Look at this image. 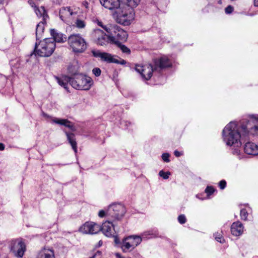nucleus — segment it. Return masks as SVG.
Returning a JSON list of instances; mask_svg holds the SVG:
<instances>
[{
    "instance_id": "37998d69",
    "label": "nucleus",
    "mask_w": 258,
    "mask_h": 258,
    "mask_svg": "<svg viewBox=\"0 0 258 258\" xmlns=\"http://www.w3.org/2000/svg\"><path fill=\"white\" fill-rule=\"evenodd\" d=\"M114 237V242L116 243V244H118L120 242V241H119V239L116 236H113Z\"/></svg>"
},
{
    "instance_id": "cd10ccee",
    "label": "nucleus",
    "mask_w": 258,
    "mask_h": 258,
    "mask_svg": "<svg viewBox=\"0 0 258 258\" xmlns=\"http://www.w3.org/2000/svg\"><path fill=\"white\" fill-rule=\"evenodd\" d=\"M214 236L217 241L221 243H223L225 242V240L221 233L216 232L214 233Z\"/></svg>"
},
{
    "instance_id": "72a5a7b5",
    "label": "nucleus",
    "mask_w": 258,
    "mask_h": 258,
    "mask_svg": "<svg viewBox=\"0 0 258 258\" xmlns=\"http://www.w3.org/2000/svg\"><path fill=\"white\" fill-rule=\"evenodd\" d=\"M215 190L212 186H207L205 189V192L208 195H212Z\"/></svg>"
},
{
    "instance_id": "423d86ee",
    "label": "nucleus",
    "mask_w": 258,
    "mask_h": 258,
    "mask_svg": "<svg viewBox=\"0 0 258 258\" xmlns=\"http://www.w3.org/2000/svg\"><path fill=\"white\" fill-rule=\"evenodd\" d=\"M116 12V21L123 25H129L135 18L134 10L132 8H127L124 5L120 6Z\"/></svg>"
},
{
    "instance_id": "de8ad7c7",
    "label": "nucleus",
    "mask_w": 258,
    "mask_h": 258,
    "mask_svg": "<svg viewBox=\"0 0 258 258\" xmlns=\"http://www.w3.org/2000/svg\"><path fill=\"white\" fill-rule=\"evenodd\" d=\"M102 244H103L102 241L101 240H100L98 243V246H101L102 245Z\"/></svg>"
},
{
    "instance_id": "603ef678",
    "label": "nucleus",
    "mask_w": 258,
    "mask_h": 258,
    "mask_svg": "<svg viewBox=\"0 0 258 258\" xmlns=\"http://www.w3.org/2000/svg\"><path fill=\"white\" fill-rule=\"evenodd\" d=\"M29 4H30V5H31V4H32V3H33V2H32V1H29Z\"/></svg>"
},
{
    "instance_id": "0eeeda50",
    "label": "nucleus",
    "mask_w": 258,
    "mask_h": 258,
    "mask_svg": "<svg viewBox=\"0 0 258 258\" xmlns=\"http://www.w3.org/2000/svg\"><path fill=\"white\" fill-rule=\"evenodd\" d=\"M125 207L120 204H113L110 205L106 211V215L108 219L113 221H119L125 213Z\"/></svg>"
},
{
    "instance_id": "79ce46f5",
    "label": "nucleus",
    "mask_w": 258,
    "mask_h": 258,
    "mask_svg": "<svg viewBox=\"0 0 258 258\" xmlns=\"http://www.w3.org/2000/svg\"><path fill=\"white\" fill-rule=\"evenodd\" d=\"M174 155L177 157H180V156H181L182 155V153L180 152L177 150H175L174 151Z\"/></svg>"
},
{
    "instance_id": "ea45409f",
    "label": "nucleus",
    "mask_w": 258,
    "mask_h": 258,
    "mask_svg": "<svg viewBox=\"0 0 258 258\" xmlns=\"http://www.w3.org/2000/svg\"><path fill=\"white\" fill-rule=\"evenodd\" d=\"M98 216L101 217V218H102V217H104L105 216L107 217V215H106V212H105V211L104 210H101L99 212V213H98Z\"/></svg>"
},
{
    "instance_id": "dca6fc26",
    "label": "nucleus",
    "mask_w": 258,
    "mask_h": 258,
    "mask_svg": "<svg viewBox=\"0 0 258 258\" xmlns=\"http://www.w3.org/2000/svg\"><path fill=\"white\" fill-rule=\"evenodd\" d=\"M92 53L94 57H99L102 61H106L109 63H114V61H115V58H114L113 56L109 53L106 52H102L99 50H95L92 51Z\"/></svg>"
},
{
    "instance_id": "c9c22d12",
    "label": "nucleus",
    "mask_w": 258,
    "mask_h": 258,
    "mask_svg": "<svg viewBox=\"0 0 258 258\" xmlns=\"http://www.w3.org/2000/svg\"><path fill=\"white\" fill-rule=\"evenodd\" d=\"M226 185V182L224 180H221L219 183V186L221 189L225 188Z\"/></svg>"
},
{
    "instance_id": "20e7f679",
    "label": "nucleus",
    "mask_w": 258,
    "mask_h": 258,
    "mask_svg": "<svg viewBox=\"0 0 258 258\" xmlns=\"http://www.w3.org/2000/svg\"><path fill=\"white\" fill-rule=\"evenodd\" d=\"M55 48V43L52 38H45L35 43V53L41 57L50 56L54 52Z\"/></svg>"
},
{
    "instance_id": "7ed1b4c3",
    "label": "nucleus",
    "mask_w": 258,
    "mask_h": 258,
    "mask_svg": "<svg viewBox=\"0 0 258 258\" xmlns=\"http://www.w3.org/2000/svg\"><path fill=\"white\" fill-rule=\"evenodd\" d=\"M154 63V69L151 64H136L135 70L141 75L142 77L144 79L149 80L152 76L154 70H156L158 68L162 69L170 67L171 66V61L166 56H163L159 59H155Z\"/></svg>"
},
{
    "instance_id": "09e8293b",
    "label": "nucleus",
    "mask_w": 258,
    "mask_h": 258,
    "mask_svg": "<svg viewBox=\"0 0 258 258\" xmlns=\"http://www.w3.org/2000/svg\"><path fill=\"white\" fill-rule=\"evenodd\" d=\"M84 6L87 8L88 7V4L87 2H85L83 3Z\"/></svg>"
},
{
    "instance_id": "8fccbe9b",
    "label": "nucleus",
    "mask_w": 258,
    "mask_h": 258,
    "mask_svg": "<svg viewBox=\"0 0 258 258\" xmlns=\"http://www.w3.org/2000/svg\"><path fill=\"white\" fill-rule=\"evenodd\" d=\"M218 4H222V1L221 0H219L218 2Z\"/></svg>"
},
{
    "instance_id": "f8f14e48",
    "label": "nucleus",
    "mask_w": 258,
    "mask_h": 258,
    "mask_svg": "<svg viewBox=\"0 0 258 258\" xmlns=\"http://www.w3.org/2000/svg\"><path fill=\"white\" fill-rule=\"evenodd\" d=\"M107 30V32L114 37L115 40L125 41L127 38V32L119 26L113 25H110V28Z\"/></svg>"
},
{
    "instance_id": "6e6552de",
    "label": "nucleus",
    "mask_w": 258,
    "mask_h": 258,
    "mask_svg": "<svg viewBox=\"0 0 258 258\" xmlns=\"http://www.w3.org/2000/svg\"><path fill=\"white\" fill-rule=\"evenodd\" d=\"M10 251L17 258H21L26 250V246L22 238L14 239L9 242Z\"/></svg>"
},
{
    "instance_id": "9d476101",
    "label": "nucleus",
    "mask_w": 258,
    "mask_h": 258,
    "mask_svg": "<svg viewBox=\"0 0 258 258\" xmlns=\"http://www.w3.org/2000/svg\"><path fill=\"white\" fill-rule=\"evenodd\" d=\"M92 35L96 43L101 46L106 45L109 42L114 43L115 40L114 36L110 34L106 35L99 29H94Z\"/></svg>"
},
{
    "instance_id": "a19ab883",
    "label": "nucleus",
    "mask_w": 258,
    "mask_h": 258,
    "mask_svg": "<svg viewBox=\"0 0 258 258\" xmlns=\"http://www.w3.org/2000/svg\"><path fill=\"white\" fill-rule=\"evenodd\" d=\"M153 235V233H151V232L150 231H146V232H144L143 234H142V237H144V236L145 237H147V236H149V235Z\"/></svg>"
},
{
    "instance_id": "f3484780",
    "label": "nucleus",
    "mask_w": 258,
    "mask_h": 258,
    "mask_svg": "<svg viewBox=\"0 0 258 258\" xmlns=\"http://www.w3.org/2000/svg\"><path fill=\"white\" fill-rule=\"evenodd\" d=\"M244 152L250 155H257L258 154V146L251 142H246L244 146Z\"/></svg>"
},
{
    "instance_id": "58836bf2",
    "label": "nucleus",
    "mask_w": 258,
    "mask_h": 258,
    "mask_svg": "<svg viewBox=\"0 0 258 258\" xmlns=\"http://www.w3.org/2000/svg\"><path fill=\"white\" fill-rule=\"evenodd\" d=\"M101 254L102 253L100 251H98L90 258H102Z\"/></svg>"
},
{
    "instance_id": "5701e85b",
    "label": "nucleus",
    "mask_w": 258,
    "mask_h": 258,
    "mask_svg": "<svg viewBox=\"0 0 258 258\" xmlns=\"http://www.w3.org/2000/svg\"><path fill=\"white\" fill-rule=\"evenodd\" d=\"M68 140L71 145L75 153L77 152V143L75 139V135L73 133H66Z\"/></svg>"
},
{
    "instance_id": "f257e3e1",
    "label": "nucleus",
    "mask_w": 258,
    "mask_h": 258,
    "mask_svg": "<svg viewBox=\"0 0 258 258\" xmlns=\"http://www.w3.org/2000/svg\"><path fill=\"white\" fill-rule=\"evenodd\" d=\"M255 136H258V117L254 115H251L248 120L243 119L239 121H231L222 131L224 143L227 146L236 148L232 151L234 155H239V148L242 141L245 142Z\"/></svg>"
},
{
    "instance_id": "bb28decb",
    "label": "nucleus",
    "mask_w": 258,
    "mask_h": 258,
    "mask_svg": "<svg viewBox=\"0 0 258 258\" xmlns=\"http://www.w3.org/2000/svg\"><path fill=\"white\" fill-rule=\"evenodd\" d=\"M72 25L78 29H83L86 26V22L81 19L77 18Z\"/></svg>"
},
{
    "instance_id": "4c0bfd02",
    "label": "nucleus",
    "mask_w": 258,
    "mask_h": 258,
    "mask_svg": "<svg viewBox=\"0 0 258 258\" xmlns=\"http://www.w3.org/2000/svg\"><path fill=\"white\" fill-rule=\"evenodd\" d=\"M114 61V63H117V64H120L122 65L125 64L126 63V61L124 59H120V60H118L116 58H115Z\"/></svg>"
},
{
    "instance_id": "6ab92c4d",
    "label": "nucleus",
    "mask_w": 258,
    "mask_h": 258,
    "mask_svg": "<svg viewBox=\"0 0 258 258\" xmlns=\"http://www.w3.org/2000/svg\"><path fill=\"white\" fill-rule=\"evenodd\" d=\"M37 258H55L54 250L52 248L44 247L39 251Z\"/></svg>"
},
{
    "instance_id": "9b49d317",
    "label": "nucleus",
    "mask_w": 258,
    "mask_h": 258,
    "mask_svg": "<svg viewBox=\"0 0 258 258\" xmlns=\"http://www.w3.org/2000/svg\"><path fill=\"white\" fill-rule=\"evenodd\" d=\"M77 15V13L74 12L70 7H63L59 10L60 19L68 25L72 24V20L76 17Z\"/></svg>"
},
{
    "instance_id": "49530a36",
    "label": "nucleus",
    "mask_w": 258,
    "mask_h": 258,
    "mask_svg": "<svg viewBox=\"0 0 258 258\" xmlns=\"http://www.w3.org/2000/svg\"><path fill=\"white\" fill-rule=\"evenodd\" d=\"M254 5L255 7H258V0H254Z\"/></svg>"
},
{
    "instance_id": "e433bc0d",
    "label": "nucleus",
    "mask_w": 258,
    "mask_h": 258,
    "mask_svg": "<svg viewBox=\"0 0 258 258\" xmlns=\"http://www.w3.org/2000/svg\"><path fill=\"white\" fill-rule=\"evenodd\" d=\"M233 11V8L231 6H228L225 9V12L226 14H231Z\"/></svg>"
},
{
    "instance_id": "c85d7f7f",
    "label": "nucleus",
    "mask_w": 258,
    "mask_h": 258,
    "mask_svg": "<svg viewBox=\"0 0 258 258\" xmlns=\"http://www.w3.org/2000/svg\"><path fill=\"white\" fill-rule=\"evenodd\" d=\"M248 216L247 211L245 209H242L240 211V217L242 220H247V217Z\"/></svg>"
},
{
    "instance_id": "7c9ffc66",
    "label": "nucleus",
    "mask_w": 258,
    "mask_h": 258,
    "mask_svg": "<svg viewBox=\"0 0 258 258\" xmlns=\"http://www.w3.org/2000/svg\"><path fill=\"white\" fill-rule=\"evenodd\" d=\"M95 22L99 26H100L102 28H103L106 32H107V29L108 28H110V25L109 26H105V25H103V23L101 21L98 20H96L95 21Z\"/></svg>"
},
{
    "instance_id": "a18cd8bd",
    "label": "nucleus",
    "mask_w": 258,
    "mask_h": 258,
    "mask_svg": "<svg viewBox=\"0 0 258 258\" xmlns=\"http://www.w3.org/2000/svg\"><path fill=\"white\" fill-rule=\"evenodd\" d=\"M5 149V145L3 143H0V151H3Z\"/></svg>"
},
{
    "instance_id": "4be33fe9",
    "label": "nucleus",
    "mask_w": 258,
    "mask_h": 258,
    "mask_svg": "<svg viewBox=\"0 0 258 258\" xmlns=\"http://www.w3.org/2000/svg\"><path fill=\"white\" fill-rule=\"evenodd\" d=\"M45 24L46 20H44L40 21V22L37 24L36 29V37L37 40L41 38L44 32Z\"/></svg>"
},
{
    "instance_id": "2eb2a0df",
    "label": "nucleus",
    "mask_w": 258,
    "mask_h": 258,
    "mask_svg": "<svg viewBox=\"0 0 258 258\" xmlns=\"http://www.w3.org/2000/svg\"><path fill=\"white\" fill-rule=\"evenodd\" d=\"M102 7L110 11H115L120 6V0H99Z\"/></svg>"
},
{
    "instance_id": "3c124183",
    "label": "nucleus",
    "mask_w": 258,
    "mask_h": 258,
    "mask_svg": "<svg viewBox=\"0 0 258 258\" xmlns=\"http://www.w3.org/2000/svg\"><path fill=\"white\" fill-rule=\"evenodd\" d=\"M4 0H0V4H2Z\"/></svg>"
},
{
    "instance_id": "473e14b6",
    "label": "nucleus",
    "mask_w": 258,
    "mask_h": 258,
    "mask_svg": "<svg viewBox=\"0 0 258 258\" xmlns=\"http://www.w3.org/2000/svg\"><path fill=\"white\" fill-rule=\"evenodd\" d=\"M93 74L96 76L98 77L101 75V70L98 68H95L92 70Z\"/></svg>"
},
{
    "instance_id": "4468645a",
    "label": "nucleus",
    "mask_w": 258,
    "mask_h": 258,
    "mask_svg": "<svg viewBox=\"0 0 258 258\" xmlns=\"http://www.w3.org/2000/svg\"><path fill=\"white\" fill-rule=\"evenodd\" d=\"M109 219L103 223L101 226V230L106 236L110 237L114 236L115 234V224L113 223L115 221Z\"/></svg>"
},
{
    "instance_id": "c03bdc74",
    "label": "nucleus",
    "mask_w": 258,
    "mask_h": 258,
    "mask_svg": "<svg viewBox=\"0 0 258 258\" xmlns=\"http://www.w3.org/2000/svg\"><path fill=\"white\" fill-rule=\"evenodd\" d=\"M116 258H124L123 256H122L120 253H115V254Z\"/></svg>"
},
{
    "instance_id": "1a4fd4ad",
    "label": "nucleus",
    "mask_w": 258,
    "mask_h": 258,
    "mask_svg": "<svg viewBox=\"0 0 258 258\" xmlns=\"http://www.w3.org/2000/svg\"><path fill=\"white\" fill-rule=\"evenodd\" d=\"M142 238V237L135 235L124 238L121 246L122 251L124 252H127L133 250L141 243Z\"/></svg>"
},
{
    "instance_id": "412c9836",
    "label": "nucleus",
    "mask_w": 258,
    "mask_h": 258,
    "mask_svg": "<svg viewBox=\"0 0 258 258\" xmlns=\"http://www.w3.org/2000/svg\"><path fill=\"white\" fill-rule=\"evenodd\" d=\"M52 122L58 124L64 125L73 131H76V128L74 124L70 121L67 119L54 118L52 119Z\"/></svg>"
},
{
    "instance_id": "39448f33",
    "label": "nucleus",
    "mask_w": 258,
    "mask_h": 258,
    "mask_svg": "<svg viewBox=\"0 0 258 258\" xmlns=\"http://www.w3.org/2000/svg\"><path fill=\"white\" fill-rule=\"evenodd\" d=\"M69 46L75 53H82L87 48V43L85 39L79 34H71L68 39Z\"/></svg>"
},
{
    "instance_id": "2f4dec72",
    "label": "nucleus",
    "mask_w": 258,
    "mask_h": 258,
    "mask_svg": "<svg viewBox=\"0 0 258 258\" xmlns=\"http://www.w3.org/2000/svg\"><path fill=\"white\" fill-rule=\"evenodd\" d=\"M178 222L181 224H184L186 222V219L184 215H180L178 217Z\"/></svg>"
},
{
    "instance_id": "aec40b11",
    "label": "nucleus",
    "mask_w": 258,
    "mask_h": 258,
    "mask_svg": "<svg viewBox=\"0 0 258 258\" xmlns=\"http://www.w3.org/2000/svg\"><path fill=\"white\" fill-rule=\"evenodd\" d=\"M51 35L53 37L52 39L55 42L62 43L67 40V37L65 35L58 32L55 29L50 31Z\"/></svg>"
},
{
    "instance_id": "c756f323",
    "label": "nucleus",
    "mask_w": 258,
    "mask_h": 258,
    "mask_svg": "<svg viewBox=\"0 0 258 258\" xmlns=\"http://www.w3.org/2000/svg\"><path fill=\"white\" fill-rule=\"evenodd\" d=\"M159 175L161 177H163L164 179H167L169 178V176L170 175V172H165L163 170H161L159 173Z\"/></svg>"
},
{
    "instance_id": "f704fd0d",
    "label": "nucleus",
    "mask_w": 258,
    "mask_h": 258,
    "mask_svg": "<svg viewBox=\"0 0 258 258\" xmlns=\"http://www.w3.org/2000/svg\"><path fill=\"white\" fill-rule=\"evenodd\" d=\"M169 156L170 155L168 153H163L162 155V158L164 162H169L170 161Z\"/></svg>"
},
{
    "instance_id": "393cba45",
    "label": "nucleus",
    "mask_w": 258,
    "mask_h": 258,
    "mask_svg": "<svg viewBox=\"0 0 258 258\" xmlns=\"http://www.w3.org/2000/svg\"><path fill=\"white\" fill-rule=\"evenodd\" d=\"M35 12L38 17H42V21L46 20V18L48 17V16L46 14L45 10L43 7H41L40 9L35 8Z\"/></svg>"
},
{
    "instance_id": "ddd939ff",
    "label": "nucleus",
    "mask_w": 258,
    "mask_h": 258,
    "mask_svg": "<svg viewBox=\"0 0 258 258\" xmlns=\"http://www.w3.org/2000/svg\"><path fill=\"white\" fill-rule=\"evenodd\" d=\"M79 231L86 234H97L101 231V226L93 222H87L80 227Z\"/></svg>"
},
{
    "instance_id": "a878e982",
    "label": "nucleus",
    "mask_w": 258,
    "mask_h": 258,
    "mask_svg": "<svg viewBox=\"0 0 258 258\" xmlns=\"http://www.w3.org/2000/svg\"><path fill=\"white\" fill-rule=\"evenodd\" d=\"M114 44L116 45L122 51L123 53L129 54L131 53L130 49L127 47L125 45L122 44L121 42H118V41L115 40Z\"/></svg>"
},
{
    "instance_id": "f03ea898",
    "label": "nucleus",
    "mask_w": 258,
    "mask_h": 258,
    "mask_svg": "<svg viewBox=\"0 0 258 258\" xmlns=\"http://www.w3.org/2000/svg\"><path fill=\"white\" fill-rule=\"evenodd\" d=\"M58 84L68 90V84L78 90H88L93 84L92 79L89 76L82 74H76L73 77L63 76L61 77H55Z\"/></svg>"
},
{
    "instance_id": "b1692460",
    "label": "nucleus",
    "mask_w": 258,
    "mask_h": 258,
    "mask_svg": "<svg viewBox=\"0 0 258 258\" xmlns=\"http://www.w3.org/2000/svg\"><path fill=\"white\" fill-rule=\"evenodd\" d=\"M124 4V7L132 8L133 9L137 7L140 3L141 0H120Z\"/></svg>"
},
{
    "instance_id": "a211bd4d",
    "label": "nucleus",
    "mask_w": 258,
    "mask_h": 258,
    "mask_svg": "<svg viewBox=\"0 0 258 258\" xmlns=\"http://www.w3.org/2000/svg\"><path fill=\"white\" fill-rule=\"evenodd\" d=\"M244 230V227L242 223L239 221L233 223L231 226V234L235 236L241 235Z\"/></svg>"
}]
</instances>
